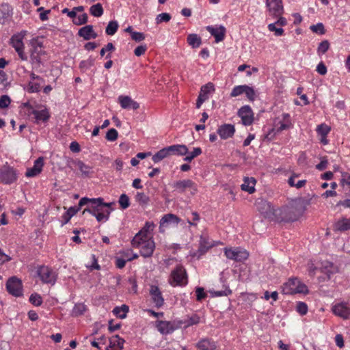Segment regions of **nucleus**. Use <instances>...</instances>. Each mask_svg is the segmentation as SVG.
<instances>
[{
	"instance_id": "nucleus-12",
	"label": "nucleus",
	"mask_w": 350,
	"mask_h": 350,
	"mask_svg": "<svg viewBox=\"0 0 350 350\" xmlns=\"http://www.w3.org/2000/svg\"><path fill=\"white\" fill-rule=\"evenodd\" d=\"M241 118L243 124L245 126L251 125L254 122V113L249 105H245L241 107L237 113Z\"/></svg>"
},
{
	"instance_id": "nucleus-18",
	"label": "nucleus",
	"mask_w": 350,
	"mask_h": 350,
	"mask_svg": "<svg viewBox=\"0 0 350 350\" xmlns=\"http://www.w3.org/2000/svg\"><path fill=\"white\" fill-rule=\"evenodd\" d=\"M207 31L214 36L216 42H219L224 39L226 34V28L220 25L219 27L207 26Z\"/></svg>"
},
{
	"instance_id": "nucleus-50",
	"label": "nucleus",
	"mask_w": 350,
	"mask_h": 350,
	"mask_svg": "<svg viewBox=\"0 0 350 350\" xmlns=\"http://www.w3.org/2000/svg\"><path fill=\"white\" fill-rule=\"evenodd\" d=\"M324 272L327 275L328 278H330L331 274H333L336 271V268L333 263L330 262H326L323 267Z\"/></svg>"
},
{
	"instance_id": "nucleus-9",
	"label": "nucleus",
	"mask_w": 350,
	"mask_h": 350,
	"mask_svg": "<svg viewBox=\"0 0 350 350\" xmlns=\"http://www.w3.org/2000/svg\"><path fill=\"white\" fill-rule=\"evenodd\" d=\"M6 289L8 293L14 297L23 295V286L21 280L15 276L11 277L6 282Z\"/></svg>"
},
{
	"instance_id": "nucleus-44",
	"label": "nucleus",
	"mask_w": 350,
	"mask_h": 350,
	"mask_svg": "<svg viewBox=\"0 0 350 350\" xmlns=\"http://www.w3.org/2000/svg\"><path fill=\"white\" fill-rule=\"evenodd\" d=\"M202 154V149L200 148H194L193 151L186 154L184 158V161L187 162H191L194 158Z\"/></svg>"
},
{
	"instance_id": "nucleus-28",
	"label": "nucleus",
	"mask_w": 350,
	"mask_h": 350,
	"mask_svg": "<svg viewBox=\"0 0 350 350\" xmlns=\"http://www.w3.org/2000/svg\"><path fill=\"white\" fill-rule=\"evenodd\" d=\"M90 208L93 211V215H96L99 212H102L105 210L103 206V198H90Z\"/></svg>"
},
{
	"instance_id": "nucleus-14",
	"label": "nucleus",
	"mask_w": 350,
	"mask_h": 350,
	"mask_svg": "<svg viewBox=\"0 0 350 350\" xmlns=\"http://www.w3.org/2000/svg\"><path fill=\"white\" fill-rule=\"evenodd\" d=\"M150 295L151 296L152 301L156 307L160 308L163 305L164 299L163 298L161 291L157 286H150Z\"/></svg>"
},
{
	"instance_id": "nucleus-46",
	"label": "nucleus",
	"mask_w": 350,
	"mask_h": 350,
	"mask_svg": "<svg viewBox=\"0 0 350 350\" xmlns=\"http://www.w3.org/2000/svg\"><path fill=\"white\" fill-rule=\"evenodd\" d=\"M244 94L250 101H254L256 98V92L253 88L245 85Z\"/></svg>"
},
{
	"instance_id": "nucleus-16",
	"label": "nucleus",
	"mask_w": 350,
	"mask_h": 350,
	"mask_svg": "<svg viewBox=\"0 0 350 350\" xmlns=\"http://www.w3.org/2000/svg\"><path fill=\"white\" fill-rule=\"evenodd\" d=\"M118 102L122 109L136 110L139 107L137 102L133 100L129 96L121 95L118 96Z\"/></svg>"
},
{
	"instance_id": "nucleus-27",
	"label": "nucleus",
	"mask_w": 350,
	"mask_h": 350,
	"mask_svg": "<svg viewBox=\"0 0 350 350\" xmlns=\"http://www.w3.org/2000/svg\"><path fill=\"white\" fill-rule=\"evenodd\" d=\"M215 92V86L213 83H208L201 87L199 96L204 100H208L209 96Z\"/></svg>"
},
{
	"instance_id": "nucleus-37",
	"label": "nucleus",
	"mask_w": 350,
	"mask_h": 350,
	"mask_svg": "<svg viewBox=\"0 0 350 350\" xmlns=\"http://www.w3.org/2000/svg\"><path fill=\"white\" fill-rule=\"evenodd\" d=\"M187 42L193 48H198L200 46L202 40L200 36L196 33L189 34L187 37Z\"/></svg>"
},
{
	"instance_id": "nucleus-42",
	"label": "nucleus",
	"mask_w": 350,
	"mask_h": 350,
	"mask_svg": "<svg viewBox=\"0 0 350 350\" xmlns=\"http://www.w3.org/2000/svg\"><path fill=\"white\" fill-rule=\"evenodd\" d=\"M90 14L95 17H100L103 14V8L100 3H96L91 6Z\"/></svg>"
},
{
	"instance_id": "nucleus-58",
	"label": "nucleus",
	"mask_w": 350,
	"mask_h": 350,
	"mask_svg": "<svg viewBox=\"0 0 350 350\" xmlns=\"http://www.w3.org/2000/svg\"><path fill=\"white\" fill-rule=\"evenodd\" d=\"M310 29L314 32V33H319L320 35H323L325 33V29H324V26L322 23H317V25H312L310 27Z\"/></svg>"
},
{
	"instance_id": "nucleus-29",
	"label": "nucleus",
	"mask_w": 350,
	"mask_h": 350,
	"mask_svg": "<svg viewBox=\"0 0 350 350\" xmlns=\"http://www.w3.org/2000/svg\"><path fill=\"white\" fill-rule=\"evenodd\" d=\"M291 124L290 116L288 113L282 114V121H279L275 123L276 130L278 132H280L283 130H286L290 127Z\"/></svg>"
},
{
	"instance_id": "nucleus-22",
	"label": "nucleus",
	"mask_w": 350,
	"mask_h": 350,
	"mask_svg": "<svg viewBox=\"0 0 350 350\" xmlns=\"http://www.w3.org/2000/svg\"><path fill=\"white\" fill-rule=\"evenodd\" d=\"M124 340L118 335H115L109 338V345L106 347V350H122Z\"/></svg>"
},
{
	"instance_id": "nucleus-11",
	"label": "nucleus",
	"mask_w": 350,
	"mask_h": 350,
	"mask_svg": "<svg viewBox=\"0 0 350 350\" xmlns=\"http://www.w3.org/2000/svg\"><path fill=\"white\" fill-rule=\"evenodd\" d=\"M266 5L268 8L269 16L278 17L284 13L282 0H266Z\"/></svg>"
},
{
	"instance_id": "nucleus-6",
	"label": "nucleus",
	"mask_w": 350,
	"mask_h": 350,
	"mask_svg": "<svg viewBox=\"0 0 350 350\" xmlns=\"http://www.w3.org/2000/svg\"><path fill=\"white\" fill-rule=\"evenodd\" d=\"M18 172L8 165H4L0 168V181L6 185H10L18 178Z\"/></svg>"
},
{
	"instance_id": "nucleus-4",
	"label": "nucleus",
	"mask_w": 350,
	"mask_h": 350,
	"mask_svg": "<svg viewBox=\"0 0 350 350\" xmlns=\"http://www.w3.org/2000/svg\"><path fill=\"white\" fill-rule=\"evenodd\" d=\"M224 254L228 259L233 260L237 262H243L247 259L249 256L248 252L241 247H226Z\"/></svg>"
},
{
	"instance_id": "nucleus-20",
	"label": "nucleus",
	"mask_w": 350,
	"mask_h": 350,
	"mask_svg": "<svg viewBox=\"0 0 350 350\" xmlns=\"http://www.w3.org/2000/svg\"><path fill=\"white\" fill-rule=\"evenodd\" d=\"M44 165V160L42 157L38 158L35 161L33 166L27 169L25 176L27 177H34L38 175L42 170Z\"/></svg>"
},
{
	"instance_id": "nucleus-2",
	"label": "nucleus",
	"mask_w": 350,
	"mask_h": 350,
	"mask_svg": "<svg viewBox=\"0 0 350 350\" xmlns=\"http://www.w3.org/2000/svg\"><path fill=\"white\" fill-rule=\"evenodd\" d=\"M170 284L173 286H185L187 284V275L185 268L178 265L172 271L169 279Z\"/></svg>"
},
{
	"instance_id": "nucleus-1",
	"label": "nucleus",
	"mask_w": 350,
	"mask_h": 350,
	"mask_svg": "<svg viewBox=\"0 0 350 350\" xmlns=\"http://www.w3.org/2000/svg\"><path fill=\"white\" fill-rule=\"evenodd\" d=\"M139 243L134 241V238L131 241L133 247L140 250V254L144 258H150L152 256L155 249V243L152 238H142L138 240Z\"/></svg>"
},
{
	"instance_id": "nucleus-57",
	"label": "nucleus",
	"mask_w": 350,
	"mask_h": 350,
	"mask_svg": "<svg viewBox=\"0 0 350 350\" xmlns=\"http://www.w3.org/2000/svg\"><path fill=\"white\" fill-rule=\"evenodd\" d=\"M94 65V59L89 58L87 60H83L80 62L79 67L81 69H89Z\"/></svg>"
},
{
	"instance_id": "nucleus-51",
	"label": "nucleus",
	"mask_w": 350,
	"mask_h": 350,
	"mask_svg": "<svg viewBox=\"0 0 350 350\" xmlns=\"http://www.w3.org/2000/svg\"><path fill=\"white\" fill-rule=\"evenodd\" d=\"M86 310V306L83 304H75L74 308L72 310V312L75 315L79 316L83 314V312Z\"/></svg>"
},
{
	"instance_id": "nucleus-60",
	"label": "nucleus",
	"mask_w": 350,
	"mask_h": 350,
	"mask_svg": "<svg viewBox=\"0 0 350 350\" xmlns=\"http://www.w3.org/2000/svg\"><path fill=\"white\" fill-rule=\"evenodd\" d=\"M171 19V16L168 13H161L159 14L157 18V23H161L163 22H168Z\"/></svg>"
},
{
	"instance_id": "nucleus-52",
	"label": "nucleus",
	"mask_w": 350,
	"mask_h": 350,
	"mask_svg": "<svg viewBox=\"0 0 350 350\" xmlns=\"http://www.w3.org/2000/svg\"><path fill=\"white\" fill-rule=\"evenodd\" d=\"M317 131L319 135L325 136L327 135V134L329 133L330 128L325 124H321L318 126Z\"/></svg>"
},
{
	"instance_id": "nucleus-10",
	"label": "nucleus",
	"mask_w": 350,
	"mask_h": 350,
	"mask_svg": "<svg viewBox=\"0 0 350 350\" xmlns=\"http://www.w3.org/2000/svg\"><path fill=\"white\" fill-rule=\"evenodd\" d=\"M180 221V219L174 214L164 215L159 222V232H164L167 228L177 226Z\"/></svg>"
},
{
	"instance_id": "nucleus-47",
	"label": "nucleus",
	"mask_w": 350,
	"mask_h": 350,
	"mask_svg": "<svg viewBox=\"0 0 350 350\" xmlns=\"http://www.w3.org/2000/svg\"><path fill=\"white\" fill-rule=\"evenodd\" d=\"M29 301L31 304L36 306H39L42 304V298L38 293H33L29 297Z\"/></svg>"
},
{
	"instance_id": "nucleus-19",
	"label": "nucleus",
	"mask_w": 350,
	"mask_h": 350,
	"mask_svg": "<svg viewBox=\"0 0 350 350\" xmlns=\"http://www.w3.org/2000/svg\"><path fill=\"white\" fill-rule=\"evenodd\" d=\"M154 226H155L153 222H146L142 229L134 237V241L135 243H139L138 240H142V238H152V237L148 236V233L153 231Z\"/></svg>"
},
{
	"instance_id": "nucleus-30",
	"label": "nucleus",
	"mask_w": 350,
	"mask_h": 350,
	"mask_svg": "<svg viewBox=\"0 0 350 350\" xmlns=\"http://www.w3.org/2000/svg\"><path fill=\"white\" fill-rule=\"evenodd\" d=\"M200 317L198 314H192L191 317H187L184 320H178V322L181 323V327L187 328L189 326L197 325L200 323Z\"/></svg>"
},
{
	"instance_id": "nucleus-5",
	"label": "nucleus",
	"mask_w": 350,
	"mask_h": 350,
	"mask_svg": "<svg viewBox=\"0 0 350 350\" xmlns=\"http://www.w3.org/2000/svg\"><path fill=\"white\" fill-rule=\"evenodd\" d=\"M37 275L44 284L53 285L57 280L56 273L47 266H40L36 271Z\"/></svg>"
},
{
	"instance_id": "nucleus-31",
	"label": "nucleus",
	"mask_w": 350,
	"mask_h": 350,
	"mask_svg": "<svg viewBox=\"0 0 350 350\" xmlns=\"http://www.w3.org/2000/svg\"><path fill=\"white\" fill-rule=\"evenodd\" d=\"M256 180L254 178L246 177L244 178V183L241 185V189L247 191L249 193H253L255 191Z\"/></svg>"
},
{
	"instance_id": "nucleus-62",
	"label": "nucleus",
	"mask_w": 350,
	"mask_h": 350,
	"mask_svg": "<svg viewBox=\"0 0 350 350\" xmlns=\"http://www.w3.org/2000/svg\"><path fill=\"white\" fill-rule=\"evenodd\" d=\"M10 103V98L7 95H3L0 97V108L3 109L7 107Z\"/></svg>"
},
{
	"instance_id": "nucleus-25",
	"label": "nucleus",
	"mask_w": 350,
	"mask_h": 350,
	"mask_svg": "<svg viewBox=\"0 0 350 350\" xmlns=\"http://www.w3.org/2000/svg\"><path fill=\"white\" fill-rule=\"evenodd\" d=\"M170 155H186L188 153V148L185 145L176 144L167 146Z\"/></svg>"
},
{
	"instance_id": "nucleus-8",
	"label": "nucleus",
	"mask_w": 350,
	"mask_h": 350,
	"mask_svg": "<svg viewBox=\"0 0 350 350\" xmlns=\"http://www.w3.org/2000/svg\"><path fill=\"white\" fill-rule=\"evenodd\" d=\"M176 191L183 193L187 189H190L191 194H195L197 191L196 184L190 179H184L174 183L172 185Z\"/></svg>"
},
{
	"instance_id": "nucleus-45",
	"label": "nucleus",
	"mask_w": 350,
	"mask_h": 350,
	"mask_svg": "<svg viewBox=\"0 0 350 350\" xmlns=\"http://www.w3.org/2000/svg\"><path fill=\"white\" fill-rule=\"evenodd\" d=\"M118 202L120 204V207L122 209H126L130 206V200L128 196L125 193H122L120 195Z\"/></svg>"
},
{
	"instance_id": "nucleus-53",
	"label": "nucleus",
	"mask_w": 350,
	"mask_h": 350,
	"mask_svg": "<svg viewBox=\"0 0 350 350\" xmlns=\"http://www.w3.org/2000/svg\"><path fill=\"white\" fill-rule=\"evenodd\" d=\"M210 293L213 297L228 296L232 293V291L226 288L224 291H211Z\"/></svg>"
},
{
	"instance_id": "nucleus-49",
	"label": "nucleus",
	"mask_w": 350,
	"mask_h": 350,
	"mask_svg": "<svg viewBox=\"0 0 350 350\" xmlns=\"http://www.w3.org/2000/svg\"><path fill=\"white\" fill-rule=\"evenodd\" d=\"M135 200L140 204H146L149 201V198L142 192H138L135 196Z\"/></svg>"
},
{
	"instance_id": "nucleus-3",
	"label": "nucleus",
	"mask_w": 350,
	"mask_h": 350,
	"mask_svg": "<svg viewBox=\"0 0 350 350\" xmlns=\"http://www.w3.org/2000/svg\"><path fill=\"white\" fill-rule=\"evenodd\" d=\"M25 34L26 31H22L19 33L13 35L10 39L11 45L14 48L19 57L23 61L27 60V55L24 51V44L23 41Z\"/></svg>"
},
{
	"instance_id": "nucleus-13",
	"label": "nucleus",
	"mask_w": 350,
	"mask_h": 350,
	"mask_svg": "<svg viewBox=\"0 0 350 350\" xmlns=\"http://www.w3.org/2000/svg\"><path fill=\"white\" fill-rule=\"evenodd\" d=\"M332 311L335 315L343 319H348L350 317V306L347 303L341 302L334 305Z\"/></svg>"
},
{
	"instance_id": "nucleus-17",
	"label": "nucleus",
	"mask_w": 350,
	"mask_h": 350,
	"mask_svg": "<svg viewBox=\"0 0 350 350\" xmlns=\"http://www.w3.org/2000/svg\"><path fill=\"white\" fill-rule=\"evenodd\" d=\"M235 132L234 126L230 124L221 125L217 129V133L222 139L232 137Z\"/></svg>"
},
{
	"instance_id": "nucleus-32",
	"label": "nucleus",
	"mask_w": 350,
	"mask_h": 350,
	"mask_svg": "<svg viewBox=\"0 0 350 350\" xmlns=\"http://www.w3.org/2000/svg\"><path fill=\"white\" fill-rule=\"evenodd\" d=\"M44 82L45 81L44 79H42V82L40 81H29L27 85L26 90L29 93L38 92L40 91L41 88L42 87Z\"/></svg>"
},
{
	"instance_id": "nucleus-33",
	"label": "nucleus",
	"mask_w": 350,
	"mask_h": 350,
	"mask_svg": "<svg viewBox=\"0 0 350 350\" xmlns=\"http://www.w3.org/2000/svg\"><path fill=\"white\" fill-rule=\"evenodd\" d=\"M336 230L344 232L350 230V217H343L335 224Z\"/></svg>"
},
{
	"instance_id": "nucleus-39",
	"label": "nucleus",
	"mask_w": 350,
	"mask_h": 350,
	"mask_svg": "<svg viewBox=\"0 0 350 350\" xmlns=\"http://www.w3.org/2000/svg\"><path fill=\"white\" fill-rule=\"evenodd\" d=\"M112 210L113 209H105L102 212L96 213L94 216L96 217V220L98 222H105L109 219V215Z\"/></svg>"
},
{
	"instance_id": "nucleus-38",
	"label": "nucleus",
	"mask_w": 350,
	"mask_h": 350,
	"mask_svg": "<svg viewBox=\"0 0 350 350\" xmlns=\"http://www.w3.org/2000/svg\"><path fill=\"white\" fill-rule=\"evenodd\" d=\"M73 164L81 171L83 174L88 175V174L90 172L91 167L89 165L85 164L81 160L74 161Z\"/></svg>"
},
{
	"instance_id": "nucleus-36",
	"label": "nucleus",
	"mask_w": 350,
	"mask_h": 350,
	"mask_svg": "<svg viewBox=\"0 0 350 350\" xmlns=\"http://www.w3.org/2000/svg\"><path fill=\"white\" fill-rule=\"evenodd\" d=\"M170 156V152L168 150V148H164L159 151H158L156 154H154L152 157V161L154 163H158L163 160V159Z\"/></svg>"
},
{
	"instance_id": "nucleus-63",
	"label": "nucleus",
	"mask_w": 350,
	"mask_h": 350,
	"mask_svg": "<svg viewBox=\"0 0 350 350\" xmlns=\"http://www.w3.org/2000/svg\"><path fill=\"white\" fill-rule=\"evenodd\" d=\"M196 299L201 301L206 297V293L204 292L202 287H197L196 289Z\"/></svg>"
},
{
	"instance_id": "nucleus-23",
	"label": "nucleus",
	"mask_w": 350,
	"mask_h": 350,
	"mask_svg": "<svg viewBox=\"0 0 350 350\" xmlns=\"http://www.w3.org/2000/svg\"><path fill=\"white\" fill-rule=\"evenodd\" d=\"M78 34L85 40H89L92 38L94 39L98 36L97 33L93 29V26L90 25L81 28L79 30Z\"/></svg>"
},
{
	"instance_id": "nucleus-56",
	"label": "nucleus",
	"mask_w": 350,
	"mask_h": 350,
	"mask_svg": "<svg viewBox=\"0 0 350 350\" xmlns=\"http://www.w3.org/2000/svg\"><path fill=\"white\" fill-rule=\"evenodd\" d=\"M275 23H271L268 25V29L270 31H273L277 36H282L284 33V29L282 27H276Z\"/></svg>"
},
{
	"instance_id": "nucleus-64",
	"label": "nucleus",
	"mask_w": 350,
	"mask_h": 350,
	"mask_svg": "<svg viewBox=\"0 0 350 350\" xmlns=\"http://www.w3.org/2000/svg\"><path fill=\"white\" fill-rule=\"evenodd\" d=\"M131 38L136 42H140L145 39V36L143 33L134 31L131 32Z\"/></svg>"
},
{
	"instance_id": "nucleus-34",
	"label": "nucleus",
	"mask_w": 350,
	"mask_h": 350,
	"mask_svg": "<svg viewBox=\"0 0 350 350\" xmlns=\"http://www.w3.org/2000/svg\"><path fill=\"white\" fill-rule=\"evenodd\" d=\"M213 244L211 242L208 241V239L204 237L203 236L200 237V247H199V252L200 254H204L207 252V250L213 247Z\"/></svg>"
},
{
	"instance_id": "nucleus-40",
	"label": "nucleus",
	"mask_w": 350,
	"mask_h": 350,
	"mask_svg": "<svg viewBox=\"0 0 350 350\" xmlns=\"http://www.w3.org/2000/svg\"><path fill=\"white\" fill-rule=\"evenodd\" d=\"M291 210L290 208H285L282 211V220L286 222L293 221L297 220V216L295 215H291Z\"/></svg>"
},
{
	"instance_id": "nucleus-61",
	"label": "nucleus",
	"mask_w": 350,
	"mask_h": 350,
	"mask_svg": "<svg viewBox=\"0 0 350 350\" xmlns=\"http://www.w3.org/2000/svg\"><path fill=\"white\" fill-rule=\"evenodd\" d=\"M92 262L90 265H87L86 267L90 270L92 271L94 269L100 270V266L98 265L97 259L96 258V256L94 254L92 255Z\"/></svg>"
},
{
	"instance_id": "nucleus-26",
	"label": "nucleus",
	"mask_w": 350,
	"mask_h": 350,
	"mask_svg": "<svg viewBox=\"0 0 350 350\" xmlns=\"http://www.w3.org/2000/svg\"><path fill=\"white\" fill-rule=\"evenodd\" d=\"M196 347L199 350H216L217 348L215 342L208 338L200 340Z\"/></svg>"
},
{
	"instance_id": "nucleus-54",
	"label": "nucleus",
	"mask_w": 350,
	"mask_h": 350,
	"mask_svg": "<svg viewBox=\"0 0 350 350\" xmlns=\"http://www.w3.org/2000/svg\"><path fill=\"white\" fill-rule=\"evenodd\" d=\"M329 48V43L327 40L322 41L317 49L318 53L325 54Z\"/></svg>"
},
{
	"instance_id": "nucleus-15",
	"label": "nucleus",
	"mask_w": 350,
	"mask_h": 350,
	"mask_svg": "<svg viewBox=\"0 0 350 350\" xmlns=\"http://www.w3.org/2000/svg\"><path fill=\"white\" fill-rule=\"evenodd\" d=\"M30 53L31 64L33 65H40L41 63V56L44 54V51L42 49V46L39 44L38 45L32 44Z\"/></svg>"
},
{
	"instance_id": "nucleus-41",
	"label": "nucleus",
	"mask_w": 350,
	"mask_h": 350,
	"mask_svg": "<svg viewBox=\"0 0 350 350\" xmlns=\"http://www.w3.org/2000/svg\"><path fill=\"white\" fill-rule=\"evenodd\" d=\"M10 6L8 4H2L0 7V23H3L6 18L10 15Z\"/></svg>"
},
{
	"instance_id": "nucleus-48",
	"label": "nucleus",
	"mask_w": 350,
	"mask_h": 350,
	"mask_svg": "<svg viewBox=\"0 0 350 350\" xmlns=\"http://www.w3.org/2000/svg\"><path fill=\"white\" fill-rule=\"evenodd\" d=\"M245 85H237V86L234 87L230 93V96L231 97H237L239 95L244 94Z\"/></svg>"
},
{
	"instance_id": "nucleus-35",
	"label": "nucleus",
	"mask_w": 350,
	"mask_h": 350,
	"mask_svg": "<svg viewBox=\"0 0 350 350\" xmlns=\"http://www.w3.org/2000/svg\"><path fill=\"white\" fill-rule=\"evenodd\" d=\"M129 312V306L123 304L120 307L116 306L113 310V313L120 319H124Z\"/></svg>"
},
{
	"instance_id": "nucleus-55",
	"label": "nucleus",
	"mask_w": 350,
	"mask_h": 350,
	"mask_svg": "<svg viewBox=\"0 0 350 350\" xmlns=\"http://www.w3.org/2000/svg\"><path fill=\"white\" fill-rule=\"evenodd\" d=\"M118 131L115 129H110L106 133V139L110 142H114L118 138Z\"/></svg>"
},
{
	"instance_id": "nucleus-59",
	"label": "nucleus",
	"mask_w": 350,
	"mask_h": 350,
	"mask_svg": "<svg viewBox=\"0 0 350 350\" xmlns=\"http://www.w3.org/2000/svg\"><path fill=\"white\" fill-rule=\"evenodd\" d=\"M297 311L301 314L304 315L308 312V306L304 302L299 301L297 304Z\"/></svg>"
},
{
	"instance_id": "nucleus-21",
	"label": "nucleus",
	"mask_w": 350,
	"mask_h": 350,
	"mask_svg": "<svg viewBox=\"0 0 350 350\" xmlns=\"http://www.w3.org/2000/svg\"><path fill=\"white\" fill-rule=\"evenodd\" d=\"M31 114L33 115V118L35 119V122L36 124H40V122H46L50 118V114L47 109H44L42 110L33 109L31 112Z\"/></svg>"
},
{
	"instance_id": "nucleus-7",
	"label": "nucleus",
	"mask_w": 350,
	"mask_h": 350,
	"mask_svg": "<svg viewBox=\"0 0 350 350\" xmlns=\"http://www.w3.org/2000/svg\"><path fill=\"white\" fill-rule=\"evenodd\" d=\"M157 330L162 334H169L172 333L174 330L181 327V323L178 322V320L173 321H159L156 323Z\"/></svg>"
},
{
	"instance_id": "nucleus-24",
	"label": "nucleus",
	"mask_w": 350,
	"mask_h": 350,
	"mask_svg": "<svg viewBox=\"0 0 350 350\" xmlns=\"http://www.w3.org/2000/svg\"><path fill=\"white\" fill-rule=\"evenodd\" d=\"M299 282V280L297 278H291L289 279L288 282H286L282 288V291L284 294H295L296 293V287L297 286V284Z\"/></svg>"
},
{
	"instance_id": "nucleus-43",
	"label": "nucleus",
	"mask_w": 350,
	"mask_h": 350,
	"mask_svg": "<svg viewBox=\"0 0 350 350\" xmlns=\"http://www.w3.org/2000/svg\"><path fill=\"white\" fill-rule=\"evenodd\" d=\"M118 29V23L116 21H111L107 25L105 32L107 35L113 36L114 35Z\"/></svg>"
}]
</instances>
